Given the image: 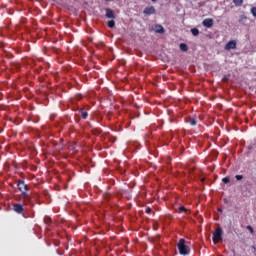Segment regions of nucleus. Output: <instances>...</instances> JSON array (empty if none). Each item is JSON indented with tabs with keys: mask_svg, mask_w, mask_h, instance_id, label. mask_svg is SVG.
Masks as SVG:
<instances>
[{
	"mask_svg": "<svg viewBox=\"0 0 256 256\" xmlns=\"http://www.w3.org/2000/svg\"><path fill=\"white\" fill-rule=\"evenodd\" d=\"M17 188L20 191V199L24 205H29L31 203V186L24 182V180L19 179L17 181Z\"/></svg>",
	"mask_w": 256,
	"mask_h": 256,
	"instance_id": "nucleus-1",
	"label": "nucleus"
},
{
	"mask_svg": "<svg viewBox=\"0 0 256 256\" xmlns=\"http://www.w3.org/2000/svg\"><path fill=\"white\" fill-rule=\"evenodd\" d=\"M178 251L180 255H189L191 253V248L187 245L185 239L181 238L178 242Z\"/></svg>",
	"mask_w": 256,
	"mask_h": 256,
	"instance_id": "nucleus-2",
	"label": "nucleus"
},
{
	"mask_svg": "<svg viewBox=\"0 0 256 256\" xmlns=\"http://www.w3.org/2000/svg\"><path fill=\"white\" fill-rule=\"evenodd\" d=\"M221 239H223V229L217 228V229L213 232V243H214L215 245H217V243H219V241H221Z\"/></svg>",
	"mask_w": 256,
	"mask_h": 256,
	"instance_id": "nucleus-3",
	"label": "nucleus"
},
{
	"mask_svg": "<svg viewBox=\"0 0 256 256\" xmlns=\"http://www.w3.org/2000/svg\"><path fill=\"white\" fill-rule=\"evenodd\" d=\"M226 51H231V49H237V42L235 40H230L224 47Z\"/></svg>",
	"mask_w": 256,
	"mask_h": 256,
	"instance_id": "nucleus-4",
	"label": "nucleus"
},
{
	"mask_svg": "<svg viewBox=\"0 0 256 256\" xmlns=\"http://www.w3.org/2000/svg\"><path fill=\"white\" fill-rule=\"evenodd\" d=\"M203 27H207V29H211L213 27V19L212 18H206L202 21Z\"/></svg>",
	"mask_w": 256,
	"mask_h": 256,
	"instance_id": "nucleus-5",
	"label": "nucleus"
},
{
	"mask_svg": "<svg viewBox=\"0 0 256 256\" xmlns=\"http://www.w3.org/2000/svg\"><path fill=\"white\" fill-rule=\"evenodd\" d=\"M105 17L107 19H115V12H113V10H111V8H106L105 9Z\"/></svg>",
	"mask_w": 256,
	"mask_h": 256,
	"instance_id": "nucleus-6",
	"label": "nucleus"
},
{
	"mask_svg": "<svg viewBox=\"0 0 256 256\" xmlns=\"http://www.w3.org/2000/svg\"><path fill=\"white\" fill-rule=\"evenodd\" d=\"M143 13L144 15H155V7L154 6L146 7Z\"/></svg>",
	"mask_w": 256,
	"mask_h": 256,
	"instance_id": "nucleus-7",
	"label": "nucleus"
},
{
	"mask_svg": "<svg viewBox=\"0 0 256 256\" xmlns=\"http://www.w3.org/2000/svg\"><path fill=\"white\" fill-rule=\"evenodd\" d=\"M14 211H15L16 213L21 214V213H23V211H25V210H24V208H23V206H22L21 204H14Z\"/></svg>",
	"mask_w": 256,
	"mask_h": 256,
	"instance_id": "nucleus-8",
	"label": "nucleus"
},
{
	"mask_svg": "<svg viewBox=\"0 0 256 256\" xmlns=\"http://www.w3.org/2000/svg\"><path fill=\"white\" fill-rule=\"evenodd\" d=\"M79 113H80L82 119H87V117H89V113H87V111H85L84 108H81V109L79 110Z\"/></svg>",
	"mask_w": 256,
	"mask_h": 256,
	"instance_id": "nucleus-9",
	"label": "nucleus"
},
{
	"mask_svg": "<svg viewBox=\"0 0 256 256\" xmlns=\"http://www.w3.org/2000/svg\"><path fill=\"white\" fill-rule=\"evenodd\" d=\"M154 31L156 33H165V28H163V26H161V25H156L154 28Z\"/></svg>",
	"mask_w": 256,
	"mask_h": 256,
	"instance_id": "nucleus-10",
	"label": "nucleus"
},
{
	"mask_svg": "<svg viewBox=\"0 0 256 256\" xmlns=\"http://www.w3.org/2000/svg\"><path fill=\"white\" fill-rule=\"evenodd\" d=\"M180 49L184 52H187V51H189V46H187V44H185V43H181Z\"/></svg>",
	"mask_w": 256,
	"mask_h": 256,
	"instance_id": "nucleus-11",
	"label": "nucleus"
},
{
	"mask_svg": "<svg viewBox=\"0 0 256 256\" xmlns=\"http://www.w3.org/2000/svg\"><path fill=\"white\" fill-rule=\"evenodd\" d=\"M235 7H241L243 5V0H233Z\"/></svg>",
	"mask_w": 256,
	"mask_h": 256,
	"instance_id": "nucleus-12",
	"label": "nucleus"
},
{
	"mask_svg": "<svg viewBox=\"0 0 256 256\" xmlns=\"http://www.w3.org/2000/svg\"><path fill=\"white\" fill-rule=\"evenodd\" d=\"M107 25H108V27L110 28V29H113L114 27H115V20H109L108 22H107Z\"/></svg>",
	"mask_w": 256,
	"mask_h": 256,
	"instance_id": "nucleus-13",
	"label": "nucleus"
},
{
	"mask_svg": "<svg viewBox=\"0 0 256 256\" xmlns=\"http://www.w3.org/2000/svg\"><path fill=\"white\" fill-rule=\"evenodd\" d=\"M191 33L192 35H194V37H197L199 35V29L197 28H192L191 29Z\"/></svg>",
	"mask_w": 256,
	"mask_h": 256,
	"instance_id": "nucleus-14",
	"label": "nucleus"
},
{
	"mask_svg": "<svg viewBox=\"0 0 256 256\" xmlns=\"http://www.w3.org/2000/svg\"><path fill=\"white\" fill-rule=\"evenodd\" d=\"M44 223H45L46 225H51V217L45 216V217H44Z\"/></svg>",
	"mask_w": 256,
	"mask_h": 256,
	"instance_id": "nucleus-15",
	"label": "nucleus"
},
{
	"mask_svg": "<svg viewBox=\"0 0 256 256\" xmlns=\"http://www.w3.org/2000/svg\"><path fill=\"white\" fill-rule=\"evenodd\" d=\"M178 213H187V208H185V206H180L178 208Z\"/></svg>",
	"mask_w": 256,
	"mask_h": 256,
	"instance_id": "nucleus-16",
	"label": "nucleus"
},
{
	"mask_svg": "<svg viewBox=\"0 0 256 256\" xmlns=\"http://www.w3.org/2000/svg\"><path fill=\"white\" fill-rule=\"evenodd\" d=\"M189 123L192 127H195V125H197V120L195 118H190Z\"/></svg>",
	"mask_w": 256,
	"mask_h": 256,
	"instance_id": "nucleus-17",
	"label": "nucleus"
},
{
	"mask_svg": "<svg viewBox=\"0 0 256 256\" xmlns=\"http://www.w3.org/2000/svg\"><path fill=\"white\" fill-rule=\"evenodd\" d=\"M230 181H231V179L229 178V176L224 177V178L222 179V183H224L225 185H227V183H229Z\"/></svg>",
	"mask_w": 256,
	"mask_h": 256,
	"instance_id": "nucleus-18",
	"label": "nucleus"
},
{
	"mask_svg": "<svg viewBox=\"0 0 256 256\" xmlns=\"http://www.w3.org/2000/svg\"><path fill=\"white\" fill-rule=\"evenodd\" d=\"M246 229L253 235L255 231L253 230V227L251 225L246 226Z\"/></svg>",
	"mask_w": 256,
	"mask_h": 256,
	"instance_id": "nucleus-19",
	"label": "nucleus"
},
{
	"mask_svg": "<svg viewBox=\"0 0 256 256\" xmlns=\"http://www.w3.org/2000/svg\"><path fill=\"white\" fill-rule=\"evenodd\" d=\"M250 11H251V14L253 15V17H255L256 16V7H252Z\"/></svg>",
	"mask_w": 256,
	"mask_h": 256,
	"instance_id": "nucleus-20",
	"label": "nucleus"
},
{
	"mask_svg": "<svg viewBox=\"0 0 256 256\" xmlns=\"http://www.w3.org/2000/svg\"><path fill=\"white\" fill-rule=\"evenodd\" d=\"M235 179H236L237 181H241V179H243V175H236V176H235Z\"/></svg>",
	"mask_w": 256,
	"mask_h": 256,
	"instance_id": "nucleus-21",
	"label": "nucleus"
},
{
	"mask_svg": "<svg viewBox=\"0 0 256 256\" xmlns=\"http://www.w3.org/2000/svg\"><path fill=\"white\" fill-rule=\"evenodd\" d=\"M151 211H152V209L147 207L145 212L149 214V213H151Z\"/></svg>",
	"mask_w": 256,
	"mask_h": 256,
	"instance_id": "nucleus-22",
	"label": "nucleus"
},
{
	"mask_svg": "<svg viewBox=\"0 0 256 256\" xmlns=\"http://www.w3.org/2000/svg\"><path fill=\"white\" fill-rule=\"evenodd\" d=\"M153 3H157V0H151Z\"/></svg>",
	"mask_w": 256,
	"mask_h": 256,
	"instance_id": "nucleus-23",
	"label": "nucleus"
},
{
	"mask_svg": "<svg viewBox=\"0 0 256 256\" xmlns=\"http://www.w3.org/2000/svg\"><path fill=\"white\" fill-rule=\"evenodd\" d=\"M105 1H111V0H105Z\"/></svg>",
	"mask_w": 256,
	"mask_h": 256,
	"instance_id": "nucleus-24",
	"label": "nucleus"
},
{
	"mask_svg": "<svg viewBox=\"0 0 256 256\" xmlns=\"http://www.w3.org/2000/svg\"><path fill=\"white\" fill-rule=\"evenodd\" d=\"M254 17H256V16H254Z\"/></svg>",
	"mask_w": 256,
	"mask_h": 256,
	"instance_id": "nucleus-25",
	"label": "nucleus"
}]
</instances>
